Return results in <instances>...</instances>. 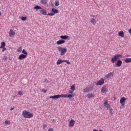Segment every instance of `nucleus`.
Wrapping results in <instances>:
<instances>
[{
  "label": "nucleus",
  "mask_w": 131,
  "mask_h": 131,
  "mask_svg": "<svg viewBox=\"0 0 131 131\" xmlns=\"http://www.w3.org/2000/svg\"><path fill=\"white\" fill-rule=\"evenodd\" d=\"M119 36H121V37H124V32L123 31H120L118 33Z\"/></svg>",
  "instance_id": "16"
},
{
  "label": "nucleus",
  "mask_w": 131,
  "mask_h": 131,
  "mask_svg": "<svg viewBox=\"0 0 131 131\" xmlns=\"http://www.w3.org/2000/svg\"><path fill=\"white\" fill-rule=\"evenodd\" d=\"M27 55L25 54H21L19 56L18 59L19 60H23V59H25V58H27Z\"/></svg>",
  "instance_id": "11"
},
{
  "label": "nucleus",
  "mask_w": 131,
  "mask_h": 131,
  "mask_svg": "<svg viewBox=\"0 0 131 131\" xmlns=\"http://www.w3.org/2000/svg\"><path fill=\"white\" fill-rule=\"evenodd\" d=\"M105 107L107 108V110H108V109H110V105L109 104L105 105Z\"/></svg>",
  "instance_id": "36"
},
{
  "label": "nucleus",
  "mask_w": 131,
  "mask_h": 131,
  "mask_svg": "<svg viewBox=\"0 0 131 131\" xmlns=\"http://www.w3.org/2000/svg\"><path fill=\"white\" fill-rule=\"evenodd\" d=\"M47 125L46 124H43V129H45L47 127Z\"/></svg>",
  "instance_id": "40"
},
{
  "label": "nucleus",
  "mask_w": 131,
  "mask_h": 131,
  "mask_svg": "<svg viewBox=\"0 0 131 131\" xmlns=\"http://www.w3.org/2000/svg\"><path fill=\"white\" fill-rule=\"evenodd\" d=\"M66 41L65 40L60 39L56 42V43L57 45H62V43H65Z\"/></svg>",
  "instance_id": "12"
},
{
  "label": "nucleus",
  "mask_w": 131,
  "mask_h": 131,
  "mask_svg": "<svg viewBox=\"0 0 131 131\" xmlns=\"http://www.w3.org/2000/svg\"><path fill=\"white\" fill-rule=\"evenodd\" d=\"M113 74V73L112 72L108 73L105 76L104 78H109V77L112 76Z\"/></svg>",
  "instance_id": "17"
},
{
  "label": "nucleus",
  "mask_w": 131,
  "mask_h": 131,
  "mask_svg": "<svg viewBox=\"0 0 131 131\" xmlns=\"http://www.w3.org/2000/svg\"><path fill=\"white\" fill-rule=\"evenodd\" d=\"M113 109L112 108H110V114L113 115Z\"/></svg>",
  "instance_id": "31"
},
{
  "label": "nucleus",
  "mask_w": 131,
  "mask_h": 131,
  "mask_svg": "<svg viewBox=\"0 0 131 131\" xmlns=\"http://www.w3.org/2000/svg\"><path fill=\"white\" fill-rule=\"evenodd\" d=\"M61 63H64V60L58 59L56 62L57 65H60Z\"/></svg>",
  "instance_id": "20"
},
{
  "label": "nucleus",
  "mask_w": 131,
  "mask_h": 131,
  "mask_svg": "<svg viewBox=\"0 0 131 131\" xmlns=\"http://www.w3.org/2000/svg\"><path fill=\"white\" fill-rule=\"evenodd\" d=\"M57 50L60 52V56H64L67 53V48L66 47L62 48L60 46L57 47Z\"/></svg>",
  "instance_id": "3"
},
{
  "label": "nucleus",
  "mask_w": 131,
  "mask_h": 131,
  "mask_svg": "<svg viewBox=\"0 0 131 131\" xmlns=\"http://www.w3.org/2000/svg\"><path fill=\"white\" fill-rule=\"evenodd\" d=\"M15 97H16V96H13V98H15Z\"/></svg>",
  "instance_id": "49"
},
{
  "label": "nucleus",
  "mask_w": 131,
  "mask_h": 131,
  "mask_svg": "<svg viewBox=\"0 0 131 131\" xmlns=\"http://www.w3.org/2000/svg\"><path fill=\"white\" fill-rule=\"evenodd\" d=\"M23 116L25 118H31L33 117V114H32V113H31L29 112L24 111L23 112Z\"/></svg>",
  "instance_id": "2"
},
{
  "label": "nucleus",
  "mask_w": 131,
  "mask_h": 131,
  "mask_svg": "<svg viewBox=\"0 0 131 131\" xmlns=\"http://www.w3.org/2000/svg\"><path fill=\"white\" fill-rule=\"evenodd\" d=\"M126 99L127 98H125V97H122L120 100V103L121 104V106H124V105L125 104V101L126 100Z\"/></svg>",
  "instance_id": "6"
},
{
  "label": "nucleus",
  "mask_w": 131,
  "mask_h": 131,
  "mask_svg": "<svg viewBox=\"0 0 131 131\" xmlns=\"http://www.w3.org/2000/svg\"><path fill=\"white\" fill-rule=\"evenodd\" d=\"M92 17H93V18L90 19V22L92 24L95 25L96 23H97V20H96V18H95V15L92 16Z\"/></svg>",
  "instance_id": "7"
},
{
  "label": "nucleus",
  "mask_w": 131,
  "mask_h": 131,
  "mask_svg": "<svg viewBox=\"0 0 131 131\" xmlns=\"http://www.w3.org/2000/svg\"><path fill=\"white\" fill-rule=\"evenodd\" d=\"M22 53L23 54H24V55H25L26 56H27V55H28V53H27V52H26L25 51V49H23V51H22Z\"/></svg>",
  "instance_id": "27"
},
{
  "label": "nucleus",
  "mask_w": 131,
  "mask_h": 131,
  "mask_svg": "<svg viewBox=\"0 0 131 131\" xmlns=\"http://www.w3.org/2000/svg\"><path fill=\"white\" fill-rule=\"evenodd\" d=\"M93 131H103V130H97V129H93Z\"/></svg>",
  "instance_id": "46"
},
{
  "label": "nucleus",
  "mask_w": 131,
  "mask_h": 131,
  "mask_svg": "<svg viewBox=\"0 0 131 131\" xmlns=\"http://www.w3.org/2000/svg\"><path fill=\"white\" fill-rule=\"evenodd\" d=\"M54 5L56 7H58V6H59V5H60V3L59 2V1H55V2H54Z\"/></svg>",
  "instance_id": "25"
},
{
  "label": "nucleus",
  "mask_w": 131,
  "mask_h": 131,
  "mask_svg": "<svg viewBox=\"0 0 131 131\" xmlns=\"http://www.w3.org/2000/svg\"><path fill=\"white\" fill-rule=\"evenodd\" d=\"M104 106H106L107 105H108V100H106L104 103Z\"/></svg>",
  "instance_id": "33"
},
{
  "label": "nucleus",
  "mask_w": 131,
  "mask_h": 131,
  "mask_svg": "<svg viewBox=\"0 0 131 131\" xmlns=\"http://www.w3.org/2000/svg\"><path fill=\"white\" fill-rule=\"evenodd\" d=\"M34 9L35 10H41L42 8L41 7L37 5L34 7Z\"/></svg>",
  "instance_id": "24"
},
{
  "label": "nucleus",
  "mask_w": 131,
  "mask_h": 131,
  "mask_svg": "<svg viewBox=\"0 0 131 131\" xmlns=\"http://www.w3.org/2000/svg\"><path fill=\"white\" fill-rule=\"evenodd\" d=\"M74 124H75V121H74V120H73V119H72L70 121V124H69V126H70V127H71L72 126H74Z\"/></svg>",
  "instance_id": "8"
},
{
  "label": "nucleus",
  "mask_w": 131,
  "mask_h": 131,
  "mask_svg": "<svg viewBox=\"0 0 131 131\" xmlns=\"http://www.w3.org/2000/svg\"><path fill=\"white\" fill-rule=\"evenodd\" d=\"M20 19L23 21H26V19H27V17H26L25 16H21V17H20Z\"/></svg>",
  "instance_id": "28"
},
{
  "label": "nucleus",
  "mask_w": 131,
  "mask_h": 131,
  "mask_svg": "<svg viewBox=\"0 0 131 131\" xmlns=\"http://www.w3.org/2000/svg\"><path fill=\"white\" fill-rule=\"evenodd\" d=\"M73 91H69V94H73Z\"/></svg>",
  "instance_id": "43"
},
{
  "label": "nucleus",
  "mask_w": 131,
  "mask_h": 131,
  "mask_svg": "<svg viewBox=\"0 0 131 131\" xmlns=\"http://www.w3.org/2000/svg\"><path fill=\"white\" fill-rule=\"evenodd\" d=\"M129 33L131 35V28L128 30Z\"/></svg>",
  "instance_id": "47"
},
{
  "label": "nucleus",
  "mask_w": 131,
  "mask_h": 131,
  "mask_svg": "<svg viewBox=\"0 0 131 131\" xmlns=\"http://www.w3.org/2000/svg\"><path fill=\"white\" fill-rule=\"evenodd\" d=\"M42 92H43V93H44L45 94H46V93H47V90H45V89H42Z\"/></svg>",
  "instance_id": "38"
},
{
  "label": "nucleus",
  "mask_w": 131,
  "mask_h": 131,
  "mask_svg": "<svg viewBox=\"0 0 131 131\" xmlns=\"http://www.w3.org/2000/svg\"><path fill=\"white\" fill-rule=\"evenodd\" d=\"M69 37L67 35H61L60 36V38L61 39H67Z\"/></svg>",
  "instance_id": "19"
},
{
  "label": "nucleus",
  "mask_w": 131,
  "mask_h": 131,
  "mask_svg": "<svg viewBox=\"0 0 131 131\" xmlns=\"http://www.w3.org/2000/svg\"><path fill=\"white\" fill-rule=\"evenodd\" d=\"M2 16V12H0V17Z\"/></svg>",
  "instance_id": "48"
},
{
  "label": "nucleus",
  "mask_w": 131,
  "mask_h": 131,
  "mask_svg": "<svg viewBox=\"0 0 131 131\" xmlns=\"http://www.w3.org/2000/svg\"><path fill=\"white\" fill-rule=\"evenodd\" d=\"M40 13H41L42 15H43V16H46L47 15V11L44 9H42L40 10Z\"/></svg>",
  "instance_id": "18"
},
{
  "label": "nucleus",
  "mask_w": 131,
  "mask_h": 131,
  "mask_svg": "<svg viewBox=\"0 0 131 131\" xmlns=\"http://www.w3.org/2000/svg\"><path fill=\"white\" fill-rule=\"evenodd\" d=\"M5 122V124L8 125L9 124V122H10V121L9 120H6Z\"/></svg>",
  "instance_id": "37"
},
{
  "label": "nucleus",
  "mask_w": 131,
  "mask_h": 131,
  "mask_svg": "<svg viewBox=\"0 0 131 131\" xmlns=\"http://www.w3.org/2000/svg\"><path fill=\"white\" fill-rule=\"evenodd\" d=\"M105 83V79L101 78L100 80H99L96 83V85H102V84H104Z\"/></svg>",
  "instance_id": "5"
},
{
  "label": "nucleus",
  "mask_w": 131,
  "mask_h": 131,
  "mask_svg": "<svg viewBox=\"0 0 131 131\" xmlns=\"http://www.w3.org/2000/svg\"><path fill=\"white\" fill-rule=\"evenodd\" d=\"M125 63H130V62H131V58H126L125 60Z\"/></svg>",
  "instance_id": "26"
},
{
  "label": "nucleus",
  "mask_w": 131,
  "mask_h": 131,
  "mask_svg": "<svg viewBox=\"0 0 131 131\" xmlns=\"http://www.w3.org/2000/svg\"><path fill=\"white\" fill-rule=\"evenodd\" d=\"M48 131H53V128H50L48 129Z\"/></svg>",
  "instance_id": "44"
},
{
  "label": "nucleus",
  "mask_w": 131,
  "mask_h": 131,
  "mask_svg": "<svg viewBox=\"0 0 131 131\" xmlns=\"http://www.w3.org/2000/svg\"><path fill=\"white\" fill-rule=\"evenodd\" d=\"M64 62L68 64H70V62H69L68 60H64Z\"/></svg>",
  "instance_id": "39"
},
{
  "label": "nucleus",
  "mask_w": 131,
  "mask_h": 131,
  "mask_svg": "<svg viewBox=\"0 0 131 131\" xmlns=\"http://www.w3.org/2000/svg\"><path fill=\"white\" fill-rule=\"evenodd\" d=\"M72 97H73V95L72 94H62V95H54L53 96H50L49 97L50 99H59V98H68L69 99H72Z\"/></svg>",
  "instance_id": "1"
},
{
  "label": "nucleus",
  "mask_w": 131,
  "mask_h": 131,
  "mask_svg": "<svg viewBox=\"0 0 131 131\" xmlns=\"http://www.w3.org/2000/svg\"><path fill=\"white\" fill-rule=\"evenodd\" d=\"M47 15H48V16H54V15H55V13H49Z\"/></svg>",
  "instance_id": "34"
},
{
  "label": "nucleus",
  "mask_w": 131,
  "mask_h": 131,
  "mask_svg": "<svg viewBox=\"0 0 131 131\" xmlns=\"http://www.w3.org/2000/svg\"><path fill=\"white\" fill-rule=\"evenodd\" d=\"M3 60H4V61H7V60H8V56H4L3 57Z\"/></svg>",
  "instance_id": "35"
},
{
  "label": "nucleus",
  "mask_w": 131,
  "mask_h": 131,
  "mask_svg": "<svg viewBox=\"0 0 131 131\" xmlns=\"http://www.w3.org/2000/svg\"><path fill=\"white\" fill-rule=\"evenodd\" d=\"M17 52L18 53H21V52H22V47H19L18 49H17Z\"/></svg>",
  "instance_id": "30"
},
{
  "label": "nucleus",
  "mask_w": 131,
  "mask_h": 131,
  "mask_svg": "<svg viewBox=\"0 0 131 131\" xmlns=\"http://www.w3.org/2000/svg\"><path fill=\"white\" fill-rule=\"evenodd\" d=\"M47 2H48V0H40V3L42 5H46L47 4Z\"/></svg>",
  "instance_id": "22"
},
{
  "label": "nucleus",
  "mask_w": 131,
  "mask_h": 131,
  "mask_svg": "<svg viewBox=\"0 0 131 131\" xmlns=\"http://www.w3.org/2000/svg\"><path fill=\"white\" fill-rule=\"evenodd\" d=\"M14 109H15L14 107L11 108H10V111H12V110H14Z\"/></svg>",
  "instance_id": "45"
},
{
  "label": "nucleus",
  "mask_w": 131,
  "mask_h": 131,
  "mask_svg": "<svg viewBox=\"0 0 131 131\" xmlns=\"http://www.w3.org/2000/svg\"><path fill=\"white\" fill-rule=\"evenodd\" d=\"M3 49L2 50V52H5V51H6V50H7V49L5 48V47H3Z\"/></svg>",
  "instance_id": "41"
},
{
  "label": "nucleus",
  "mask_w": 131,
  "mask_h": 131,
  "mask_svg": "<svg viewBox=\"0 0 131 131\" xmlns=\"http://www.w3.org/2000/svg\"><path fill=\"white\" fill-rule=\"evenodd\" d=\"M71 90H72V91H75V85L73 84V85H72L71 86Z\"/></svg>",
  "instance_id": "29"
},
{
  "label": "nucleus",
  "mask_w": 131,
  "mask_h": 131,
  "mask_svg": "<svg viewBox=\"0 0 131 131\" xmlns=\"http://www.w3.org/2000/svg\"><path fill=\"white\" fill-rule=\"evenodd\" d=\"M5 47H6V43L5 42H2L0 49H3V48H5Z\"/></svg>",
  "instance_id": "21"
},
{
  "label": "nucleus",
  "mask_w": 131,
  "mask_h": 131,
  "mask_svg": "<svg viewBox=\"0 0 131 131\" xmlns=\"http://www.w3.org/2000/svg\"><path fill=\"white\" fill-rule=\"evenodd\" d=\"M16 34V33L14 32V30L12 29H11L9 32V36L11 37V36H13Z\"/></svg>",
  "instance_id": "10"
},
{
  "label": "nucleus",
  "mask_w": 131,
  "mask_h": 131,
  "mask_svg": "<svg viewBox=\"0 0 131 131\" xmlns=\"http://www.w3.org/2000/svg\"><path fill=\"white\" fill-rule=\"evenodd\" d=\"M88 97L89 99H92V98H94V94H91V93L88 94Z\"/></svg>",
  "instance_id": "23"
},
{
  "label": "nucleus",
  "mask_w": 131,
  "mask_h": 131,
  "mask_svg": "<svg viewBox=\"0 0 131 131\" xmlns=\"http://www.w3.org/2000/svg\"><path fill=\"white\" fill-rule=\"evenodd\" d=\"M116 65V66H117V67H120V66L122 65V61H121V60H118Z\"/></svg>",
  "instance_id": "14"
},
{
  "label": "nucleus",
  "mask_w": 131,
  "mask_h": 131,
  "mask_svg": "<svg viewBox=\"0 0 131 131\" xmlns=\"http://www.w3.org/2000/svg\"><path fill=\"white\" fill-rule=\"evenodd\" d=\"M107 92H108V90H107V88L105 86L101 88V93H102L103 94H104V93H106Z\"/></svg>",
  "instance_id": "13"
},
{
  "label": "nucleus",
  "mask_w": 131,
  "mask_h": 131,
  "mask_svg": "<svg viewBox=\"0 0 131 131\" xmlns=\"http://www.w3.org/2000/svg\"><path fill=\"white\" fill-rule=\"evenodd\" d=\"M92 90V87H86L85 89H84V93H89V92H91Z\"/></svg>",
  "instance_id": "9"
},
{
  "label": "nucleus",
  "mask_w": 131,
  "mask_h": 131,
  "mask_svg": "<svg viewBox=\"0 0 131 131\" xmlns=\"http://www.w3.org/2000/svg\"><path fill=\"white\" fill-rule=\"evenodd\" d=\"M44 82H47L48 83V82H49V81L47 79H45L44 80Z\"/></svg>",
  "instance_id": "42"
},
{
  "label": "nucleus",
  "mask_w": 131,
  "mask_h": 131,
  "mask_svg": "<svg viewBox=\"0 0 131 131\" xmlns=\"http://www.w3.org/2000/svg\"><path fill=\"white\" fill-rule=\"evenodd\" d=\"M18 95H19V96H23V92H22V91H18Z\"/></svg>",
  "instance_id": "32"
},
{
  "label": "nucleus",
  "mask_w": 131,
  "mask_h": 131,
  "mask_svg": "<svg viewBox=\"0 0 131 131\" xmlns=\"http://www.w3.org/2000/svg\"><path fill=\"white\" fill-rule=\"evenodd\" d=\"M51 11L55 14H58L59 13V11L55 8H52Z\"/></svg>",
  "instance_id": "15"
},
{
  "label": "nucleus",
  "mask_w": 131,
  "mask_h": 131,
  "mask_svg": "<svg viewBox=\"0 0 131 131\" xmlns=\"http://www.w3.org/2000/svg\"><path fill=\"white\" fill-rule=\"evenodd\" d=\"M120 58H122V55L121 54H116L114 56V57L112 58L111 59L112 63H115L117 60L120 59Z\"/></svg>",
  "instance_id": "4"
}]
</instances>
